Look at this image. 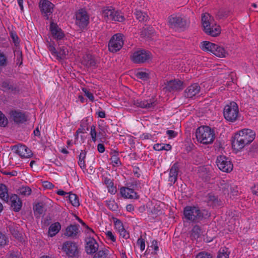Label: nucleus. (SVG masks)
Returning a JSON list of instances; mask_svg holds the SVG:
<instances>
[{"label":"nucleus","instance_id":"bf43d9fd","mask_svg":"<svg viewBox=\"0 0 258 258\" xmlns=\"http://www.w3.org/2000/svg\"><path fill=\"white\" fill-rule=\"evenodd\" d=\"M114 224L116 227L118 229V231L124 228L122 223L118 219H115Z\"/></svg>","mask_w":258,"mask_h":258},{"label":"nucleus","instance_id":"39448f33","mask_svg":"<svg viewBox=\"0 0 258 258\" xmlns=\"http://www.w3.org/2000/svg\"><path fill=\"white\" fill-rule=\"evenodd\" d=\"M238 114V106L236 102L232 101L225 106L223 115L227 121L234 122L237 120Z\"/></svg>","mask_w":258,"mask_h":258},{"label":"nucleus","instance_id":"9d476101","mask_svg":"<svg viewBox=\"0 0 258 258\" xmlns=\"http://www.w3.org/2000/svg\"><path fill=\"white\" fill-rule=\"evenodd\" d=\"M216 163L219 169L224 172H228L233 169V164L225 156H218Z\"/></svg>","mask_w":258,"mask_h":258},{"label":"nucleus","instance_id":"f03ea898","mask_svg":"<svg viewBox=\"0 0 258 258\" xmlns=\"http://www.w3.org/2000/svg\"><path fill=\"white\" fill-rule=\"evenodd\" d=\"M198 141L204 144H209L213 142L215 136L213 130L208 126L198 127L196 132Z\"/></svg>","mask_w":258,"mask_h":258},{"label":"nucleus","instance_id":"2f4dec72","mask_svg":"<svg viewBox=\"0 0 258 258\" xmlns=\"http://www.w3.org/2000/svg\"><path fill=\"white\" fill-rule=\"evenodd\" d=\"M68 198L70 203L74 207H78L80 205L79 199L77 195L69 192V195L67 197Z\"/></svg>","mask_w":258,"mask_h":258},{"label":"nucleus","instance_id":"774afa93","mask_svg":"<svg viewBox=\"0 0 258 258\" xmlns=\"http://www.w3.org/2000/svg\"><path fill=\"white\" fill-rule=\"evenodd\" d=\"M2 86L7 90H12L13 89V86L10 85L8 82L6 81H4L2 83Z\"/></svg>","mask_w":258,"mask_h":258},{"label":"nucleus","instance_id":"ea45409f","mask_svg":"<svg viewBox=\"0 0 258 258\" xmlns=\"http://www.w3.org/2000/svg\"><path fill=\"white\" fill-rule=\"evenodd\" d=\"M229 252L228 249L226 247L221 248L219 251L218 255V258H228L229 256Z\"/></svg>","mask_w":258,"mask_h":258},{"label":"nucleus","instance_id":"bb28decb","mask_svg":"<svg viewBox=\"0 0 258 258\" xmlns=\"http://www.w3.org/2000/svg\"><path fill=\"white\" fill-rule=\"evenodd\" d=\"M0 198L6 203H8L9 200L8 188L3 183L0 184Z\"/></svg>","mask_w":258,"mask_h":258},{"label":"nucleus","instance_id":"09e8293b","mask_svg":"<svg viewBox=\"0 0 258 258\" xmlns=\"http://www.w3.org/2000/svg\"><path fill=\"white\" fill-rule=\"evenodd\" d=\"M66 51L64 49V47L62 46L59 47V50L57 51V57L58 59H62L66 55Z\"/></svg>","mask_w":258,"mask_h":258},{"label":"nucleus","instance_id":"7c9ffc66","mask_svg":"<svg viewBox=\"0 0 258 258\" xmlns=\"http://www.w3.org/2000/svg\"><path fill=\"white\" fill-rule=\"evenodd\" d=\"M104 183L107 186L108 191L111 194H115L116 192V188L114 186L112 181L107 177L104 179Z\"/></svg>","mask_w":258,"mask_h":258},{"label":"nucleus","instance_id":"c9c22d12","mask_svg":"<svg viewBox=\"0 0 258 258\" xmlns=\"http://www.w3.org/2000/svg\"><path fill=\"white\" fill-rule=\"evenodd\" d=\"M191 232V237L195 239H197L201 235V228L199 225H196L192 227Z\"/></svg>","mask_w":258,"mask_h":258},{"label":"nucleus","instance_id":"680f3d73","mask_svg":"<svg viewBox=\"0 0 258 258\" xmlns=\"http://www.w3.org/2000/svg\"><path fill=\"white\" fill-rule=\"evenodd\" d=\"M111 160L112 163L115 164L117 166L121 165V162L118 157L116 155H113L111 158Z\"/></svg>","mask_w":258,"mask_h":258},{"label":"nucleus","instance_id":"69168bd1","mask_svg":"<svg viewBox=\"0 0 258 258\" xmlns=\"http://www.w3.org/2000/svg\"><path fill=\"white\" fill-rule=\"evenodd\" d=\"M166 134L168 135L169 139L174 138L177 135V133L173 130L167 131Z\"/></svg>","mask_w":258,"mask_h":258},{"label":"nucleus","instance_id":"c03bdc74","mask_svg":"<svg viewBox=\"0 0 258 258\" xmlns=\"http://www.w3.org/2000/svg\"><path fill=\"white\" fill-rule=\"evenodd\" d=\"M8 123V119L5 114L0 111V126L5 127L7 125Z\"/></svg>","mask_w":258,"mask_h":258},{"label":"nucleus","instance_id":"79ce46f5","mask_svg":"<svg viewBox=\"0 0 258 258\" xmlns=\"http://www.w3.org/2000/svg\"><path fill=\"white\" fill-rule=\"evenodd\" d=\"M258 153V146L257 144L252 145L249 148L248 151V155L253 157L256 154Z\"/></svg>","mask_w":258,"mask_h":258},{"label":"nucleus","instance_id":"e2e57ef3","mask_svg":"<svg viewBox=\"0 0 258 258\" xmlns=\"http://www.w3.org/2000/svg\"><path fill=\"white\" fill-rule=\"evenodd\" d=\"M106 236L110 239L112 241L115 242L116 241L115 237L110 231H108L105 233Z\"/></svg>","mask_w":258,"mask_h":258},{"label":"nucleus","instance_id":"c85d7f7f","mask_svg":"<svg viewBox=\"0 0 258 258\" xmlns=\"http://www.w3.org/2000/svg\"><path fill=\"white\" fill-rule=\"evenodd\" d=\"M102 11L103 17L112 21L114 9L109 8V7H104Z\"/></svg>","mask_w":258,"mask_h":258},{"label":"nucleus","instance_id":"5fc2aeb1","mask_svg":"<svg viewBox=\"0 0 258 258\" xmlns=\"http://www.w3.org/2000/svg\"><path fill=\"white\" fill-rule=\"evenodd\" d=\"M137 245L140 246V249L143 251L145 248V241L142 236L139 238L137 241Z\"/></svg>","mask_w":258,"mask_h":258},{"label":"nucleus","instance_id":"f8f14e48","mask_svg":"<svg viewBox=\"0 0 258 258\" xmlns=\"http://www.w3.org/2000/svg\"><path fill=\"white\" fill-rule=\"evenodd\" d=\"M50 30L53 37L56 40L58 45H60L61 40L64 36L61 29L56 24L51 21L50 25Z\"/></svg>","mask_w":258,"mask_h":258},{"label":"nucleus","instance_id":"864d4df0","mask_svg":"<svg viewBox=\"0 0 258 258\" xmlns=\"http://www.w3.org/2000/svg\"><path fill=\"white\" fill-rule=\"evenodd\" d=\"M7 256V258H22L20 253L16 251H10Z\"/></svg>","mask_w":258,"mask_h":258},{"label":"nucleus","instance_id":"f257e3e1","mask_svg":"<svg viewBox=\"0 0 258 258\" xmlns=\"http://www.w3.org/2000/svg\"><path fill=\"white\" fill-rule=\"evenodd\" d=\"M185 218L194 223H199L210 217L211 214L206 210H200L199 207L186 206L184 208Z\"/></svg>","mask_w":258,"mask_h":258},{"label":"nucleus","instance_id":"a19ab883","mask_svg":"<svg viewBox=\"0 0 258 258\" xmlns=\"http://www.w3.org/2000/svg\"><path fill=\"white\" fill-rule=\"evenodd\" d=\"M31 193V189L29 186H23L19 189V194L23 196H29Z\"/></svg>","mask_w":258,"mask_h":258},{"label":"nucleus","instance_id":"2eb2a0df","mask_svg":"<svg viewBox=\"0 0 258 258\" xmlns=\"http://www.w3.org/2000/svg\"><path fill=\"white\" fill-rule=\"evenodd\" d=\"M11 118L17 124H22L27 120V116L25 113L18 110H12L10 112Z\"/></svg>","mask_w":258,"mask_h":258},{"label":"nucleus","instance_id":"49530a36","mask_svg":"<svg viewBox=\"0 0 258 258\" xmlns=\"http://www.w3.org/2000/svg\"><path fill=\"white\" fill-rule=\"evenodd\" d=\"M113 17L112 21H114L122 22L124 20V18L123 15H120L118 12L115 11Z\"/></svg>","mask_w":258,"mask_h":258},{"label":"nucleus","instance_id":"ddd939ff","mask_svg":"<svg viewBox=\"0 0 258 258\" xmlns=\"http://www.w3.org/2000/svg\"><path fill=\"white\" fill-rule=\"evenodd\" d=\"M12 150L22 158H30L33 155L31 150L24 145H15Z\"/></svg>","mask_w":258,"mask_h":258},{"label":"nucleus","instance_id":"a211bd4d","mask_svg":"<svg viewBox=\"0 0 258 258\" xmlns=\"http://www.w3.org/2000/svg\"><path fill=\"white\" fill-rule=\"evenodd\" d=\"M19 226L16 223H13L8 225L7 230L10 231L14 237L18 240L22 241L23 238L22 234L19 231Z\"/></svg>","mask_w":258,"mask_h":258},{"label":"nucleus","instance_id":"20e7f679","mask_svg":"<svg viewBox=\"0 0 258 258\" xmlns=\"http://www.w3.org/2000/svg\"><path fill=\"white\" fill-rule=\"evenodd\" d=\"M168 24L170 28L184 30L189 25V21L177 15H172L168 17Z\"/></svg>","mask_w":258,"mask_h":258},{"label":"nucleus","instance_id":"aec40b11","mask_svg":"<svg viewBox=\"0 0 258 258\" xmlns=\"http://www.w3.org/2000/svg\"><path fill=\"white\" fill-rule=\"evenodd\" d=\"M239 133L243 137L245 145L249 144L254 139L255 133L251 130L246 128L240 131Z\"/></svg>","mask_w":258,"mask_h":258},{"label":"nucleus","instance_id":"9b49d317","mask_svg":"<svg viewBox=\"0 0 258 258\" xmlns=\"http://www.w3.org/2000/svg\"><path fill=\"white\" fill-rule=\"evenodd\" d=\"M89 19L87 12L81 9L76 14V24L84 29L88 25Z\"/></svg>","mask_w":258,"mask_h":258},{"label":"nucleus","instance_id":"412c9836","mask_svg":"<svg viewBox=\"0 0 258 258\" xmlns=\"http://www.w3.org/2000/svg\"><path fill=\"white\" fill-rule=\"evenodd\" d=\"M10 200L11 202V207L13 211L16 212L20 211L22 206V202L19 197L14 194L10 197Z\"/></svg>","mask_w":258,"mask_h":258},{"label":"nucleus","instance_id":"a878e982","mask_svg":"<svg viewBox=\"0 0 258 258\" xmlns=\"http://www.w3.org/2000/svg\"><path fill=\"white\" fill-rule=\"evenodd\" d=\"M216 44L211 43L208 41H204L201 42L200 48L205 51H209L213 53V50L215 48Z\"/></svg>","mask_w":258,"mask_h":258},{"label":"nucleus","instance_id":"0e129e2a","mask_svg":"<svg viewBox=\"0 0 258 258\" xmlns=\"http://www.w3.org/2000/svg\"><path fill=\"white\" fill-rule=\"evenodd\" d=\"M151 247H152L155 250V251L154 252H152V253L153 254H157L156 251L158 250L159 249V247L158 245V242L156 240H154L152 241V245H151Z\"/></svg>","mask_w":258,"mask_h":258},{"label":"nucleus","instance_id":"dca6fc26","mask_svg":"<svg viewBox=\"0 0 258 258\" xmlns=\"http://www.w3.org/2000/svg\"><path fill=\"white\" fill-rule=\"evenodd\" d=\"M183 82L179 80H171L167 82L165 88L169 92H174L183 89Z\"/></svg>","mask_w":258,"mask_h":258},{"label":"nucleus","instance_id":"72a5a7b5","mask_svg":"<svg viewBox=\"0 0 258 258\" xmlns=\"http://www.w3.org/2000/svg\"><path fill=\"white\" fill-rule=\"evenodd\" d=\"M136 18L140 22L146 21L148 18L147 14L140 10H137L135 13Z\"/></svg>","mask_w":258,"mask_h":258},{"label":"nucleus","instance_id":"13d9d810","mask_svg":"<svg viewBox=\"0 0 258 258\" xmlns=\"http://www.w3.org/2000/svg\"><path fill=\"white\" fill-rule=\"evenodd\" d=\"M42 185L46 189H51L54 186L52 183L48 181H44L42 182Z\"/></svg>","mask_w":258,"mask_h":258},{"label":"nucleus","instance_id":"473e14b6","mask_svg":"<svg viewBox=\"0 0 258 258\" xmlns=\"http://www.w3.org/2000/svg\"><path fill=\"white\" fill-rule=\"evenodd\" d=\"M153 33L152 27H144L140 32V35L142 38L149 37Z\"/></svg>","mask_w":258,"mask_h":258},{"label":"nucleus","instance_id":"4be33fe9","mask_svg":"<svg viewBox=\"0 0 258 258\" xmlns=\"http://www.w3.org/2000/svg\"><path fill=\"white\" fill-rule=\"evenodd\" d=\"M79 227L78 224L70 225L68 226L66 229V232L64 234L68 237L72 238H77L79 233Z\"/></svg>","mask_w":258,"mask_h":258},{"label":"nucleus","instance_id":"6e6d98bb","mask_svg":"<svg viewBox=\"0 0 258 258\" xmlns=\"http://www.w3.org/2000/svg\"><path fill=\"white\" fill-rule=\"evenodd\" d=\"M196 258H212V256L207 252H201L197 255Z\"/></svg>","mask_w":258,"mask_h":258},{"label":"nucleus","instance_id":"c756f323","mask_svg":"<svg viewBox=\"0 0 258 258\" xmlns=\"http://www.w3.org/2000/svg\"><path fill=\"white\" fill-rule=\"evenodd\" d=\"M213 54L219 57H224L227 54L226 51L222 47L216 44L215 48L213 50Z\"/></svg>","mask_w":258,"mask_h":258},{"label":"nucleus","instance_id":"5701e85b","mask_svg":"<svg viewBox=\"0 0 258 258\" xmlns=\"http://www.w3.org/2000/svg\"><path fill=\"white\" fill-rule=\"evenodd\" d=\"M120 194L122 197L126 199H137L138 196L136 192L134 189L122 187L120 188Z\"/></svg>","mask_w":258,"mask_h":258},{"label":"nucleus","instance_id":"8fccbe9b","mask_svg":"<svg viewBox=\"0 0 258 258\" xmlns=\"http://www.w3.org/2000/svg\"><path fill=\"white\" fill-rule=\"evenodd\" d=\"M108 208L113 211H116L118 209V205L114 201H109L107 204Z\"/></svg>","mask_w":258,"mask_h":258},{"label":"nucleus","instance_id":"cd10ccee","mask_svg":"<svg viewBox=\"0 0 258 258\" xmlns=\"http://www.w3.org/2000/svg\"><path fill=\"white\" fill-rule=\"evenodd\" d=\"M83 64L88 68L96 66V61L91 54L86 55L83 60Z\"/></svg>","mask_w":258,"mask_h":258},{"label":"nucleus","instance_id":"423d86ee","mask_svg":"<svg viewBox=\"0 0 258 258\" xmlns=\"http://www.w3.org/2000/svg\"><path fill=\"white\" fill-rule=\"evenodd\" d=\"M123 35L118 33L114 35L108 43V49L110 52H116L119 50L123 45Z\"/></svg>","mask_w":258,"mask_h":258},{"label":"nucleus","instance_id":"4d7b16f0","mask_svg":"<svg viewBox=\"0 0 258 258\" xmlns=\"http://www.w3.org/2000/svg\"><path fill=\"white\" fill-rule=\"evenodd\" d=\"M48 47L49 50L51 52V53L56 56L57 50L55 48L54 43H49Z\"/></svg>","mask_w":258,"mask_h":258},{"label":"nucleus","instance_id":"338daca9","mask_svg":"<svg viewBox=\"0 0 258 258\" xmlns=\"http://www.w3.org/2000/svg\"><path fill=\"white\" fill-rule=\"evenodd\" d=\"M11 36L13 40L14 43L15 44V45L19 44V43L18 41L19 38L15 33H11Z\"/></svg>","mask_w":258,"mask_h":258},{"label":"nucleus","instance_id":"6ab92c4d","mask_svg":"<svg viewBox=\"0 0 258 258\" xmlns=\"http://www.w3.org/2000/svg\"><path fill=\"white\" fill-rule=\"evenodd\" d=\"M200 89L201 87L198 84H193L186 89L184 91V96L186 98H191L200 92Z\"/></svg>","mask_w":258,"mask_h":258},{"label":"nucleus","instance_id":"052dcab7","mask_svg":"<svg viewBox=\"0 0 258 258\" xmlns=\"http://www.w3.org/2000/svg\"><path fill=\"white\" fill-rule=\"evenodd\" d=\"M119 232H120V236L123 238L126 239L130 237L129 233L124 229V228L119 230Z\"/></svg>","mask_w":258,"mask_h":258},{"label":"nucleus","instance_id":"6e6552de","mask_svg":"<svg viewBox=\"0 0 258 258\" xmlns=\"http://www.w3.org/2000/svg\"><path fill=\"white\" fill-rule=\"evenodd\" d=\"M39 6L43 16L48 20L53 12L54 5L47 0H40Z\"/></svg>","mask_w":258,"mask_h":258},{"label":"nucleus","instance_id":"f704fd0d","mask_svg":"<svg viewBox=\"0 0 258 258\" xmlns=\"http://www.w3.org/2000/svg\"><path fill=\"white\" fill-rule=\"evenodd\" d=\"M44 209V204L43 202H39L35 205L33 209L35 213L40 215L43 214Z\"/></svg>","mask_w":258,"mask_h":258},{"label":"nucleus","instance_id":"0eeeda50","mask_svg":"<svg viewBox=\"0 0 258 258\" xmlns=\"http://www.w3.org/2000/svg\"><path fill=\"white\" fill-rule=\"evenodd\" d=\"M151 53L144 49L135 52L131 56V60L136 63H144L151 58Z\"/></svg>","mask_w":258,"mask_h":258},{"label":"nucleus","instance_id":"1a4fd4ad","mask_svg":"<svg viewBox=\"0 0 258 258\" xmlns=\"http://www.w3.org/2000/svg\"><path fill=\"white\" fill-rule=\"evenodd\" d=\"M62 249L69 257L78 258L79 256L78 248L75 242L67 241L63 243Z\"/></svg>","mask_w":258,"mask_h":258},{"label":"nucleus","instance_id":"f3484780","mask_svg":"<svg viewBox=\"0 0 258 258\" xmlns=\"http://www.w3.org/2000/svg\"><path fill=\"white\" fill-rule=\"evenodd\" d=\"M99 247L98 243L93 238L90 237L87 241L85 250L87 254H93L96 252Z\"/></svg>","mask_w":258,"mask_h":258},{"label":"nucleus","instance_id":"de8ad7c7","mask_svg":"<svg viewBox=\"0 0 258 258\" xmlns=\"http://www.w3.org/2000/svg\"><path fill=\"white\" fill-rule=\"evenodd\" d=\"M136 77L140 79L146 81L149 79L148 73L143 72H139L136 74Z\"/></svg>","mask_w":258,"mask_h":258},{"label":"nucleus","instance_id":"e433bc0d","mask_svg":"<svg viewBox=\"0 0 258 258\" xmlns=\"http://www.w3.org/2000/svg\"><path fill=\"white\" fill-rule=\"evenodd\" d=\"M179 169V163L176 162L172 166L170 170L169 175L173 176L177 178L178 173Z\"/></svg>","mask_w":258,"mask_h":258},{"label":"nucleus","instance_id":"393cba45","mask_svg":"<svg viewBox=\"0 0 258 258\" xmlns=\"http://www.w3.org/2000/svg\"><path fill=\"white\" fill-rule=\"evenodd\" d=\"M61 225L59 222L52 224L49 227L48 235L50 237L55 236L60 230Z\"/></svg>","mask_w":258,"mask_h":258},{"label":"nucleus","instance_id":"37998d69","mask_svg":"<svg viewBox=\"0 0 258 258\" xmlns=\"http://www.w3.org/2000/svg\"><path fill=\"white\" fill-rule=\"evenodd\" d=\"M8 242V238L6 235L0 231V247H4Z\"/></svg>","mask_w":258,"mask_h":258},{"label":"nucleus","instance_id":"a18cd8bd","mask_svg":"<svg viewBox=\"0 0 258 258\" xmlns=\"http://www.w3.org/2000/svg\"><path fill=\"white\" fill-rule=\"evenodd\" d=\"M107 250H99L94 255L93 258H105L106 256Z\"/></svg>","mask_w":258,"mask_h":258},{"label":"nucleus","instance_id":"7ed1b4c3","mask_svg":"<svg viewBox=\"0 0 258 258\" xmlns=\"http://www.w3.org/2000/svg\"><path fill=\"white\" fill-rule=\"evenodd\" d=\"M211 16L208 13L203 14L202 16V23L203 27V31L207 34L212 37L218 36L221 32L219 26L214 27L211 26Z\"/></svg>","mask_w":258,"mask_h":258},{"label":"nucleus","instance_id":"58836bf2","mask_svg":"<svg viewBox=\"0 0 258 258\" xmlns=\"http://www.w3.org/2000/svg\"><path fill=\"white\" fill-rule=\"evenodd\" d=\"M8 64V59L6 55L0 52V73L2 71V69L6 67Z\"/></svg>","mask_w":258,"mask_h":258},{"label":"nucleus","instance_id":"3c124183","mask_svg":"<svg viewBox=\"0 0 258 258\" xmlns=\"http://www.w3.org/2000/svg\"><path fill=\"white\" fill-rule=\"evenodd\" d=\"M96 126L94 125H93L91 126V131H90V135L92 138V140L93 142H95L96 141V136L97 132L95 130Z\"/></svg>","mask_w":258,"mask_h":258},{"label":"nucleus","instance_id":"4468645a","mask_svg":"<svg viewBox=\"0 0 258 258\" xmlns=\"http://www.w3.org/2000/svg\"><path fill=\"white\" fill-rule=\"evenodd\" d=\"M242 138L239 132L235 134L232 137L231 143L234 150L239 151L246 145Z\"/></svg>","mask_w":258,"mask_h":258},{"label":"nucleus","instance_id":"b1692460","mask_svg":"<svg viewBox=\"0 0 258 258\" xmlns=\"http://www.w3.org/2000/svg\"><path fill=\"white\" fill-rule=\"evenodd\" d=\"M133 104L137 107L142 108H150L155 105L154 101L150 100L141 101L139 100H134Z\"/></svg>","mask_w":258,"mask_h":258},{"label":"nucleus","instance_id":"4c0bfd02","mask_svg":"<svg viewBox=\"0 0 258 258\" xmlns=\"http://www.w3.org/2000/svg\"><path fill=\"white\" fill-rule=\"evenodd\" d=\"M154 149L157 151H162L163 150L168 151L171 150V146L170 144H157L154 146Z\"/></svg>","mask_w":258,"mask_h":258},{"label":"nucleus","instance_id":"603ef678","mask_svg":"<svg viewBox=\"0 0 258 258\" xmlns=\"http://www.w3.org/2000/svg\"><path fill=\"white\" fill-rule=\"evenodd\" d=\"M82 91L85 93V95L89 98V99L91 101H93L94 100V96L93 94L89 91V90L85 88H83L82 89Z\"/></svg>","mask_w":258,"mask_h":258}]
</instances>
